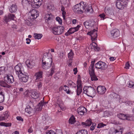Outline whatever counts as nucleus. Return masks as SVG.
Returning <instances> with one entry per match:
<instances>
[{"instance_id": "nucleus-1", "label": "nucleus", "mask_w": 134, "mask_h": 134, "mask_svg": "<svg viewBox=\"0 0 134 134\" xmlns=\"http://www.w3.org/2000/svg\"><path fill=\"white\" fill-rule=\"evenodd\" d=\"M14 69L20 81L24 82H26L29 79V75L27 73L24 72L22 65L18 64L15 66Z\"/></svg>"}, {"instance_id": "nucleus-2", "label": "nucleus", "mask_w": 134, "mask_h": 134, "mask_svg": "<svg viewBox=\"0 0 134 134\" xmlns=\"http://www.w3.org/2000/svg\"><path fill=\"white\" fill-rule=\"evenodd\" d=\"M86 7L83 2H81L73 6L72 10L75 13L80 14L83 13V11L85 9Z\"/></svg>"}, {"instance_id": "nucleus-3", "label": "nucleus", "mask_w": 134, "mask_h": 134, "mask_svg": "<svg viewBox=\"0 0 134 134\" xmlns=\"http://www.w3.org/2000/svg\"><path fill=\"white\" fill-rule=\"evenodd\" d=\"M84 93L88 96H91L95 93V90L93 87L90 86L85 87L83 89Z\"/></svg>"}, {"instance_id": "nucleus-4", "label": "nucleus", "mask_w": 134, "mask_h": 134, "mask_svg": "<svg viewBox=\"0 0 134 134\" xmlns=\"http://www.w3.org/2000/svg\"><path fill=\"white\" fill-rule=\"evenodd\" d=\"M64 30V26H60L53 27L52 29V31L54 34L55 35H59L62 34Z\"/></svg>"}, {"instance_id": "nucleus-5", "label": "nucleus", "mask_w": 134, "mask_h": 134, "mask_svg": "<svg viewBox=\"0 0 134 134\" xmlns=\"http://www.w3.org/2000/svg\"><path fill=\"white\" fill-rule=\"evenodd\" d=\"M88 72L92 81H97L98 80V79L97 78L95 74L94 67L90 66L88 68Z\"/></svg>"}, {"instance_id": "nucleus-6", "label": "nucleus", "mask_w": 134, "mask_h": 134, "mask_svg": "<svg viewBox=\"0 0 134 134\" xmlns=\"http://www.w3.org/2000/svg\"><path fill=\"white\" fill-rule=\"evenodd\" d=\"M95 67L97 69H100L102 70H104L107 68V65L104 62L99 61L95 64Z\"/></svg>"}, {"instance_id": "nucleus-7", "label": "nucleus", "mask_w": 134, "mask_h": 134, "mask_svg": "<svg viewBox=\"0 0 134 134\" xmlns=\"http://www.w3.org/2000/svg\"><path fill=\"white\" fill-rule=\"evenodd\" d=\"M49 54L51 55L50 53L48 54L47 53H45L44 54L42 58V63L52 64V58H49L48 57V55H49Z\"/></svg>"}, {"instance_id": "nucleus-8", "label": "nucleus", "mask_w": 134, "mask_h": 134, "mask_svg": "<svg viewBox=\"0 0 134 134\" xmlns=\"http://www.w3.org/2000/svg\"><path fill=\"white\" fill-rule=\"evenodd\" d=\"M87 34L90 35L91 37V39L93 42L97 40V30L95 29H94L89 32H88Z\"/></svg>"}, {"instance_id": "nucleus-9", "label": "nucleus", "mask_w": 134, "mask_h": 134, "mask_svg": "<svg viewBox=\"0 0 134 134\" xmlns=\"http://www.w3.org/2000/svg\"><path fill=\"white\" fill-rule=\"evenodd\" d=\"M95 22L94 21H91L90 20H88L83 23V25L87 29H90L94 27V25Z\"/></svg>"}, {"instance_id": "nucleus-10", "label": "nucleus", "mask_w": 134, "mask_h": 134, "mask_svg": "<svg viewBox=\"0 0 134 134\" xmlns=\"http://www.w3.org/2000/svg\"><path fill=\"white\" fill-rule=\"evenodd\" d=\"M4 81L8 84H11L13 83L14 81V79L13 76L11 75H6L4 77Z\"/></svg>"}, {"instance_id": "nucleus-11", "label": "nucleus", "mask_w": 134, "mask_h": 134, "mask_svg": "<svg viewBox=\"0 0 134 134\" xmlns=\"http://www.w3.org/2000/svg\"><path fill=\"white\" fill-rule=\"evenodd\" d=\"M15 18L14 14L9 13L8 15H5L4 18V20L7 23L11 20H14Z\"/></svg>"}, {"instance_id": "nucleus-12", "label": "nucleus", "mask_w": 134, "mask_h": 134, "mask_svg": "<svg viewBox=\"0 0 134 134\" xmlns=\"http://www.w3.org/2000/svg\"><path fill=\"white\" fill-rule=\"evenodd\" d=\"M42 74L43 72L40 71L35 73V77L36 82L41 81L42 80Z\"/></svg>"}, {"instance_id": "nucleus-13", "label": "nucleus", "mask_w": 134, "mask_h": 134, "mask_svg": "<svg viewBox=\"0 0 134 134\" xmlns=\"http://www.w3.org/2000/svg\"><path fill=\"white\" fill-rule=\"evenodd\" d=\"M111 36L114 38H117L120 35V31L117 29H115L111 30L110 32Z\"/></svg>"}, {"instance_id": "nucleus-14", "label": "nucleus", "mask_w": 134, "mask_h": 134, "mask_svg": "<svg viewBox=\"0 0 134 134\" xmlns=\"http://www.w3.org/2000/svg\"><path fill=\"white\" fill-rule=\"evenodd\" d=\"M97 92L100 94H104L106 91V88L104 86H99L97 88Z\"/></svg>"}, {"instance_id": "nucleus-15", "label": "nucleus", "mask_w": 134, "mask_h": 134, "mask_svg": "<svg viewBox=\"0 0 134 134\" xmlns=\"http://www.w3.org/2000/svg\"><path fill=\"white\" fill-rule=\"evenodd\" d=\"M31 13V16L32 17L33 19H35L38 16L39 12L35 9H32L30 12Z\"/></svg>"}, {"instance_id": "nucleus-16", "label": "nucleus", "mask_w": 134, "mask_h": 134, "mask_svg": "<svg viewBox=\"0 0 134 134\" xmlns=\"http://www.w3.org/2000/svg\"><path fill=\"white\" fill-rule=\"evenodd\" d=\"M31 13V16L32 17L33 19H35L38 16L39 12L35 9H32L30 12Z\"/></svg>"}, {"instance_id": "nucleus-17", "label": "nucleus", "mask_w": 134, "mask_h": 134, "mask_svg": "<svg viewBox=\"0 0 134 134\" xmlns=\"http://www.w3.org/2000/svg\"><path fill=\"white\" fill-rule=\"evenodd\" d=\"M77 111L79 114L83 115L84 113L87 111V109L85 107H81L77 109Z\"/></svg>"}, {"instance_id": "nucleus-18", "label": "nucleus", "mask_w": 134, "mask_h": 134, "mask_svg": "<svg viewBox=\"0 0 134 134\" xmlns=\"http://www.w3.org/2000/svg\"><path fill=\"white\" fill-rule=\"evenodd\" d=\"M122 130L120 129L118 130H117L114 129H110L109 131V134H122Z\"/></svg>"}, {"instance_id": "nucleus-19", "label": "nucleus", "mask_w": 134, "mask_h": 134, "mask_svg": "<svg viewBox=\"0 0 134 134\" xmlns=\"http://www.w3.org/2000/svg\"><path fill=\"white\" fill-rule=\"evenodd\" d=\"M40 93L35 91H32L31 92V96L32 98L36 99L39 97Z\"/></svg>"}, {"instance_id": "nucleus-20", "label": "nucleus", "mask_w": 134, "mask_h": 134, "mask_svg": "<svg viewBox=\"0 0 134 134\" xmlns=\"http://www.w3.org/2000/svg\"><path fill=\"white\" fill-rule=\"evenodd\" d=\"M26 63L27 66L30 68H32L35 65V64L34 61H30L29 59L26 60Z\"/></svg>"}, {"instance_id": "nucleus-21", "label": "nucleus", "mask_w": 134, "mask_h": 134, "mask_svg": "<svg viewBox=\"0 0 134 134\" xmlns=\"http://www.w3.org/2000/svg\"><path fill=\"white\" fill-rule=\"evenodd\" d=\"M92 123L91 119H89L87 120L85 122H82L81 124L83 127H86L89 126L91 125Z\"/></svg>"}, {"instance_id": "nucleus-22", "label": "nucleus", "mask_w": 134, "mask_h": 134, "mask_svg": "<svg viewBox=\"0 0 134 134\" xmlns=\"http://www.w3.org/2000/svg\"><path fill=\"white\" fill-rule=\"evenodd\" d=\"M126 5L122 4V3L120 2L118 0L117 1L116 3V6L117 8L119 9H123Z\"/></svg>"}, {"instance_id": "nucleus-23", "label": "nucleus", "mask_w": 134, "mask_h": 134, "mask_svg": "<svg viewBox=\"0 0 134 134\" xmlns=\"http://www.w3.org/2000/svg\"><path fill=\"white\" fill-rule=\"evenodd\" d=\"M80 27V25H78L76 27H72L69 30V31L70 32V34H71L77 31Z\"/></svg>"}, {"instance_id": "nucleus-24", "label": "nucleus", "mask_w": 134, "mask_h": 134, "mask_svg": "<svg viewBox=\"0 0 134 134\" xmlns=\"http://www.w3.org/2000/svg\"><path fill=\"white\" fill-rule=\"evenodd\" d=\"M10 12L12 13L15 12L17 11V6L14 4H12V6L9 8Z\"/></svg>"}, {"instance_id": "nucleus-25", "label": "nucleus", "mask_w": 134, "mask_h": 134, "mask_svg": "<svg viewBox=\"0 0 134 134\" xmlns=\"http://www.w3.org/2000/svg\"><path fill=\"white\" fill-rule=\"evenodd\" d=\"M45 18H46L45 21L46 23H49L48 21H49L53 19V17L52 14L50 13V14H46L45 15Z\"/></svg>"}, {"instance_id": "nucleus-26", "label": "nucleus", "mask_w": 134, "mask_h": 134, "mask_svg": "<svg viewBox=\"0 0 134 134\" xmlns=\"http://www.w3.org/2000/svg\"><path fill=\"white\" fill-rule=\"evenodd\" d=\"M51 65L52 64L44 63H42V66L43 68L45 69L49 68L51 66Z\"/></svg>"}, {"instance_id": "nucleus-27", "label": "nucleus", "mask_w": 134, "mask_h": 134, "mask_svg": "<svg viewBox=\"0 0 134 134\" xmlns=\"http://www.w3.org/2000/svg\"><path fill=\"white\" fill-rule=\"evenodd\" d=\"M0 85L4 87L10 88V86L7 84L6 82L3 81H0Z\"/></svg>"}, {"instance_id": "nucleus-28", "label": "nucleus", "mask_w": 134, "mask_h": 134, "mask_svg": "<svg viewBox=\"0 0 134 134\" xmlns=\"http://www.w3.org/2000/svg\"><path fill=\"white\" fill-rule=\"evenodd\" d=\"M92 46L94 50L96 51H99L100 50L99 48L97 46V44L96 43L94 42H92Z\"/></svg>"}, {"instance_id": "nucleus-29", "label": "nucleus", "mask_w": 134, "mask_h": 134, "mask_svg": "<svg viewBox=\"0 0 134 134\" xmlns=\"http://www.w3.org/2000/svg\"><path fill=\"white\" fill-rule=\"evenodd\" d=\"M104 11L106 15H108L111 14L112 10L109 7H105Z\"/></svg>"}, {"instance_id": "nucleus-30", "label": "nucleus", "mask_w": 134, "mask_h": 134, "mask_svg": "<svg viewBox=\"0 0 134 134\" xmlns=\"http://www.w3.org/2000/svg\"><path fill=\"white\" fill-rule=\"evenodd\" d=\"M4 93L2 91L0 92V103H2L4 101Z\"/></svg>"}, {"instance_id": "nucleus-31", "label": "nucleus", "mask_w": 134, "mask_h": 134, "mask_svg": "<svg viewBox=\"0 0 134 134\" xmlns=\"http://www.w3.org/2000/svg\"><path fill=\"white\" fill-rule=\"evenodd\" d=\"M76 134H88V132L86 130H81L78 131Z\"/></svg>"}, {"instance_id": "nucleus-32", "label": "nucleus", "mask_w": 134, "mask_h": 134, "mask_svg": "<svg viewBox=\"0 0 134 134\" xmlns=\"http://www.w3.org/2000/svg\"><path fill=\"white\" fill-rule=\"evenodd\" d=\"M126 115H125L122 113L119 114L118 115V117L119 118L124 120H125L126 117H125Z\"/></svg>"}, {"instance_id": "nucleus-33", "label": "nucleus", "mask_w": 134, "mask_h": 134, "mask_svg": "<svg viewBox=\"0 0 134 134\" xmlns=\"http://www.w3.org/2000/svg\"><path fill=\"white\" fill-rule=\"evenodd\" d=\"M25 111L29 114H30L32 111V109L30 106H28L25 109Z\"/></svg>"}, {"instance_id": "nucleus-34", "label": "nucleus", "mask_w": 134, "mask_h": 134, "mask_svg": "<svg viewBox=\"0 0 134 134\" xmlns=\"http://www.w3.org/2000/svg\"><path fill=\"white\" fill-rule=\"evenodd\" d=\"M75 118L73 116H71L69 120V123L72 124L74 123L75 122Z\"/></svg>"}, {"instance_id": "nucleus-35", "label": "nucleus", "mask_w": 134, "mask_h": 134, "mask_svg": "<svg viewBox=\"0 0 134 134\" xmlns=\"http://www.w3.org/2000/svg\"><path fill=\"white\" fill-rule=\"evenodd\" d=\"M109 96L112 98H118L119 95L116 93L112 92L110 95Z\"/></svg>"}, {"instance_id": "nucleus-36", "label": "nucleus", "mask_w": 134, "mask_h": 134, "mask_svg": "<svg viewBox=\"0 0 134 134\" xmlns=\"http://www.w3.org/2000/svg\"><path fill=\"white\" fill-rule=\"evenodd\" d=\"M0 125L5 127L10 126H11V124L10 123H6L4 122H1L0 123Z\"/></svg>"}, {"instance_id": "nucleus-37", "label": "nucleus", "mask_w": 134, "mask_h": 134, "mask_svg": "<svg viewBox=\"0 0 134 134\" xmlns=\"http://www.w3.org/2000/svg\"><path fill=\"white\" fill-rule=\"evenodd\" d=\"M125 117L126 118L125 120H128L131 121L132 120L133 117L132 116L130 115H126Z\"/></svg>"}, {"instance_id": "nucleus-38", "label": "nucleus", "mask_w": 134, "mask_h": 134, "mask_svg": "<svg viewBox=\"0 0 134 134\" xmlns=\"http://www.w3.org/2000/svg\"><path fill=\"white\" fill-rule=\"evenodd\" d=\"M33 1L34 3L32 2V3L31 4V6L33 8H36V5H35L38 4V1H37V0H33Z\"/></svg>"}, {"instance_id": "nucleus-39", "label": "nucleus", "mask_w": 134, "mask_h": 134, "mask_svg": "<svg viewBox=\"0 0 134 134\" xmlns=\"http://www.w3.org/2000/svg\"><path fill=\"white\" fill-rule=\"evenodd\" d=\"M34 35L35 38V39H40L42 36V35L41 34H34Z\"/></svg>"}, {"instance_id": "nucleus-40", "label": "nucleus", "mask_w": 134, "mask_h": 134, "mask_svg": "<svg viewBox=\"0 0 134 134\" xmlns=\"http://www.w3.org/2000/svg\"><path fill=\"white\" fill-rule=\"evenodd\" d=\"M68 58L70 59V60H72L73 56L74 55V53L71 50L70 53H68Z\"/></svg>"}, {"instance_id": "nucleus-41", "label": "nucleus", "mask_w": 134, "mask_h": 134, "mask_svg": "<svg viewBox=\"0 0 134 134\" xmlns=\"http://www.w3.org/2000/svg\"><path fill=\"white\" fill-rule=\"evenodd\" d=\"M85 11L86 12H92L93 11V9H92L91 6V5L90 6H88V7L85 10Z\"/></svg>"}, {"instance_id": "nucleus-42", "label": "nucleus", "mask_w": 134, "mask_h": 134, "mask_svg": "<svg viewBox=\"0 0 134 134\" xmlns=\"http://www.w3.org/2000/svg\"><path fill=\"white\" fill-rule=\"evenodd\" d=\"M82 81L78 79L77 81V87L82 88Z\"/></svg>"}, {"instance_id": "nucleus-43", "label": "nucleus", "mask_w": 134, "mask_h": 134, "mask_svg": "<svg viewBox=\"0 0 134 134\" xmlns=\"http://www.w3.org/2000/svg\"><path fill=\"white\" fill-rule=\"evenodd\" d=\"M76 91L77 95L78 96L82 92V88H78V87H77Z\"/></svg>"}, {"instance_id": "nucleus-44", "label": "nucleus", "mask_w": 134, "mask_h": 134, "mask_svg": "<svg viewBox=\"0 0 134 134\" xmlns=\"http://www.w3.org/2000/svg\"><path fill=\"white\" fill-rule=\"evenodd\" d=\"M64 88H63V90L65 91L67 94H69L70 91L69 89H68L69 87L67 86L64 85Z\"/></svg>"}, {"instance_id": "nucleus-45", "label": "nucleus", "mask_w": 134, "mask_h": 134, "mask_svg": "<svg viewBox=\"0 0 134 134\" xmlns=\"http://www.w3.org/2000/svg\"><path fill=\"white\" fill-rule=\"evenodd\" d=\"M68 84L70 86H72L73 87L74 86L75 88L76 87V84L75 83L71 80H69V81Z\"/></svg>"}, {"instance_id": "nucleus-46", "label": "nucleus", "mask_w": 134, "mask_h": 134, "mask_svg": "<svg viewBox=\"0 0 134 134\" xmlns=\"http://www.w3.org/2000/svg\"><path fill=\"white\" fill-rule=\"evenodd\" d=\"M37 1H38V4H37V5H36V8H38L41 5L42 2V0H37Z\"/></svg>"}, {"instance_id": "nucleus-47", "label": "nucleus", "mask_w": 134, "mask_h": 134, "mask_svg": "<svg viewBox=\"0 0 134 134\" xmlns=\"http://www.w3.org/2000/svg\"><path fill=\"white\" fill-rule=\"evenodd\" d=\"M56 20L58 21L59 24L61 25L62 23V19L60 18L59 17H58L56 18Z\"/></svg>"}, {"instance_id": "nucleus-48", "label": "nucleus", "mask_w": 134, "mask_h": 134, "mask_svg": "<svg viewBox=\"0 0 134 134\" xmlns=\"http://www.w3.org/2000/svg\"><path fill=\"white\" fill-rule=\"evenodd\" d=\"M110 112L109 111H105L104 112V116H109L110 115Z\"/></svg>"}, {"instance_id": "nucleus-49", "label": "nucleus", "mask_w": 134, "mask_h": 134, "mask_svg": "<svg viewBox=\"0 0 134 134\" xmlns=\"http://www.w3.org/2000/svg\"><path fill=\"white\" fill-rule=\"evenodd\" d=\"M46 134H56L55 132L53 131L52 130H48L46 132Z\"/></svg>"}, {"instance_id": "nucleus-50", "label": "nucleus", "mask_w": 134, "mask_h": 134, "mask_svg": "<svg viewBox=\"0 0 134 134\" xmlns=\"http://www.w3.org/2000/svg\"><path fill=\"white\" fill-rule=\"evenodd\" d=\"M129 87H133L134 88V83L132 81H130L129 83Z\"/></svg>"}, {"instance_id": "nucleus-51", "label": "nucleus", "mask_w": 134, "mask_h": 134, "mask_svg": "<svg viewBox=\"0 0 134 134\" xmlns=\"http://www.w3.org/2000/svg\"><path fill=\"white\" fill-rule=\"evenodd\" d=\"M106 126V124H104L103 123H100L98 124L97 127L100 128Z\"/></svg>"}, {"instance_id": "nucleus-52", "label": "nucleus", "mask_w": 134, "mask_h": 134, "mask_svg": "<svg viewBox=\"0 0 134 134\" xmlns=\"http://www.w3.org/2000/svg\"><path fill=\"white\" fill-rule=\"evenodd\" d=\"M3 116L5 120L6 119L8 118L9 116L8 113V112H5V114L3 115Z\"/></svg>"}, {"instance_id": "nucleus-53", "label": "nucleus", "mask_w": 134, "mask_h": 134, "mask_svg": "<svg viewBox=\"0 0 134 134\" xmlns=\"http://www.w3.org/2000/svg\"><path fill=\"white\" fill-rule=\"evenodd\" d=\"M5 67L4 66H2L0 67V75L4 72Z\"/></svg>"}, {"instance_id": "nucleus-54", "label": "nucleus", "mask_w": 134, "mask_h": 134, "mask_svg": "<svg viewBox=\"0 0 134 134\" xmlns=\"http://www.w3.org/2000/svg\"><path fill=\"white\" fill-rule=\"evenodd\" d=\"M99 16L103 20L106 18V15L104 13H102L100 14L99 15Z\"/></svg>"}, {"instance_id": "nucleus-55", "label": "nucleus", "mask_w": 134, "mask_h": 134, "mask_svg": "<svg viewBox=\"0 0 134 134\" xmlns=\"http://www.w3.org/2000/svg\"><path fill=\"white\" fill-rule=\"evenodd\" d=\"M96 124L95 123L92 124V126L90 128V130L93 131L95 128V127L96 126Z\"/></svg>"}, {"instance_id": "nucleus-56", "label": "nucleus", "mask_w": 134, "mask_h": 134, "mask_svg": "<svg viewBox=\"0 0 134 134\" xmlns=\"http://www.w3.org/2000/svg\"><path fill=\"white\" fill-rule=\"evenodd\" d=\"M62 101L60 98H58L57 101V103L59 105H60V104L62 103Z\"/></svg>"}, {"instance_id": "nucleus-57", "label": "nucleus", "mask_w": 134, "mask_h": 134, "mask_svg": "<svg viewBox=\"0 0 134 134\" xmlns=\"http://www.w3.org/2000/svg\"><path fill=\"white\" fill-rule=\"evenodd\" d=\"M42 85V83L40 81L38 82L37 86H38V89H39L41 88Z\"/></svg>"}, {"instance_id": "nucleus-58", "label": "nucleus", "mask_w": 134, "mask_h": 134, "mask_svg": "<svg viewBox=\"0 0 134 134\" xmlns=\"http://www.w3.org/2000/svg\"><path fill=\"white\" fill-rule=\"evenodd\" d=\"M23 2H25L28 5H31L32 2L28 0H23Z\"/></svg>"}, {"instance_id": "nucleus-59", "label": "nucleus", "mask_w": 134, "mask_h": 134, "mask_svg": "<svg viewBox=\"0 0 134 134\" xmlns=\"http://www.w3.org/2000/svg\"><path fill=\"white\" fill-rule=\"evenodd\" d=\"M130 66V65L129 64V62H127L125 64V68L126 69H129V67Z\"/></svg>"}, {"instance_id": "nucleus-60", "label": "nucleus", "mask_w": 134, "mask_h": 134, "mask_svg": "<svg viewBox=\"0 0 134 134\" xmlns=\"http://www.w3.org/2000/svg\"><path fill=\"white\" fill-rule=\"evenodd\" d=\"M56 134H62V130H61L57 129V131Z\"/></svg>"}, {"instance_id": "nucleus-61", "label": "nucleus", "mask_w": 134, "mask_h": 134, "mask_svg": "<svg viewBox=\"0 0 134 134\" xmlns=\"http://www.w3.org/2000/svg\"><path fill=\"white\" fill-rule=\"evenodd\" d=\"M16 119L19 121H23V119L21 116H17L16 118Z\"/></svg>"}, {"instance_id": "nucleus-62", "label": "nucleus", "mask_w": 134, "mask_h": 134, "mask_svg": "<svg viewBox=\"0 0 134 134\" xmlns=\"http://www.w3.org/2000/svg\"><path fill=\"white\" fill-rule=\"evenodd\" d=\"M62 14L63 15V19H65V15L66 14V13L64 11H62Z\"/></svg>"}, {"instance_id": "nucleus-63", "label": "nucleus", "mask_w": 134, "mask_h": 134, "mask_svg": "<svg viewBox=\"0 0 134 134\" xmlns=\"http://www.w3.org/2000/svg\"><path fill=\"white\" fill-rule=\"evenodd\" d=\"M95 60H93L91 62V64L90 66L94 67V64L95 62Z\"/></svg>"}, {"instance_id": "nucleus-64", "label": "nucleus", "mask_w": 134, "mask_h": 134, "mask_svg": "<svg viewBox=\"0 0 134 134\" xmlns=\"http://www.w3.org/2000/svg\"><path fill=\"white\" fill-rule=\"evenodd\" d=\"M26 40L27 41L26 42V43L28 44H29L30 42H31L30 39L28 38H26Z\"/></svg>"}]
</instances>
